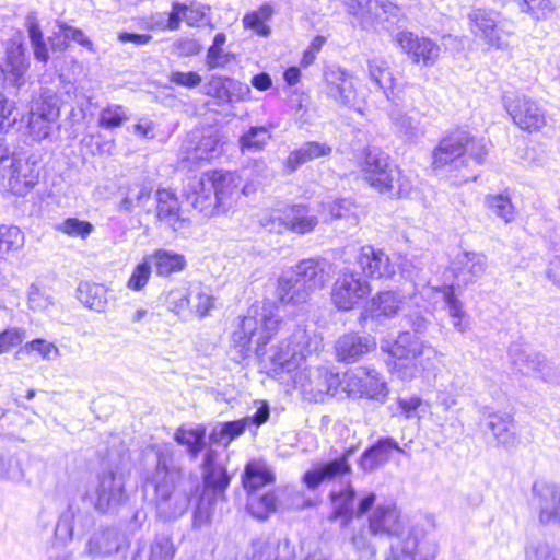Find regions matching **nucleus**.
I'll return each instance as SVG.
<instances>
[{
	"instance_id": "obj_1",
	"label": "nucleus",
	"mask_w": 560,
	"mask_h": 560,
	"mask_svg": "<svg viewBox=\"0 0 560 560\" xmlns=\"http://www.w3.org/2000/svg\"><path fill=\"white\" fill-rule=\"evenodd\" d=\"M282 320L272 302L253 304L233 331L232 340L242 357H247L255 343V353L261 363H269L275 372L295 373L302 369L307 355L317 351L320 340L305 328L298 327L289 339L266 348L271 337L280 329Z\"/></svg>"
},
{
	"instance_id": "obj_2",
	"label": "nucleus",
	"mask_w": 560,
	"mask_h": 560,
	"mask_svg": "<svg viewBox=\"0 0 560 560\" xmlns=\"http://www.w3.org/2000/svg\"><path fill=\"white\" fill-rule=\"evenodd\" d=\"M203 488L192 514V527L200 529L211 523L217 502L224 498L230 486L231 477L228 474L221 454L209 448L202 463Z\"/></svg>"
},
{
	"instance_id": "obj_3",
	"label": "nucleus",
	"mask_w": 560,
	"mask_h": 560,
	"mask_svg": "<svg viewBox=\"0 0 560 560\" xmlns=\"http://www.w3.org/2000/svg\"><path fill=\"white\" fill-rule=\"evenodd\" d=\"M486 267V256L468 252L459 253L451 264L454 282L445 287L442 293L453 326L460 332L465 331L467 323L465 322L466 314L463 311L462 303L455 294V288H460L474 282L485 272Z\"/></svg>"
},
{
	"instance_id": "obj_4",
	"label": "nucleus",
	"mask_w": 560,
	"mask_h": 560,
	"mask_svg": "<svg viewBox=\"0 0 560 560\" xmlns=\"http://www.w3.org/2000/svg\"><path fill=\"white\" fill-rule=\"evenodd\" d=\"M469 148L470 156L477 164H482L487 158L485 144L470 137L468 131L456 129L445 135L432 152V166L435 171L452 172L466 167L465 152Z\"/></svg>"
},
{
	"instance_id": "obj_5",
	"label": "nucleus",
	"mask_w": 560,
	"mask_h": 560,
	"mask_svg": "<svg viewBox=\"0 0 560 560\" xmlns=\"http://www.w3.org/2000/svg\"><path fill=\"white\" fill-rule=\"evenodd\" d=\"M5 54V61L0 66V131H8L18 121L16 115H13L14 103L4 96L3 89L10 86L19 91L26 83L30 68L23 44H11Z\"/></svg>"
},
{
	"instance_id": "obj_6",
	"label": "nucleus",
	"mask_w": 560,
	"mask_h": 560,
	"mask_svg": "<svg viewBox=\"0 0 560 560\" xmlns=\"http://www.w3.org/2000/svg\"><path fill=\"white\" fill-rule=\"evenodd\" d=\"M394 369L401 378H412L420 371L431 366L436 351L409 331L401 332L389 348Z\"/></svg>"
},
{
	"instance_id": "obj_7",
	"label": "nucleus",
	"mask_w": 560,
	"mask_h": 560,
	"mask_svg": "<svg viewBox=\"0 0 560 560\" xmlns=\"http://www.w3.org/2000/svg\"><path fill=\"white\" fill-rule=\"evenodd\" d=\"M503 104L513 122L523 131L539 132L548 125L547 109L526 95H505Z\"/></svg>"
},
{
	"instance_id": "obj_8",
	"label": "nucleus",
	"mask_w": 560,
	"mask_h": 560,
	"mask_svg": "<svg viewBox=\"0 0 560 560\" xmlns=\"http://www.w3.org/2000/svg\"><path fill=\"white\" fill-rule=\"evenodd\" d=\"M342 392L352 397H365L384 402L388 388L380 373L371 366H360L342 375Z\"/></svg>"
},
{
	"instance_id": "obj_9",
	"label": "nucleus",
	"mask_w": 560,
	"mask_h": 560,
	"mask_svg": "<svg viewBox=\"0 0 560 560\" xmlns=\"http://www.w3.org/2000/svg\"><path fill=\"white\" fill-rule=\"evenodd\" d=\"M360 165L364 179L381 192L390 189V182L399 175V168L389 162V155L376 147L363 151Z\"/></svg>"
},
{
	"instance_id": "obj_10",
	"label": "nucleus",
	"mask_w": 560,
	"mask_h": 560,
	"mask_svg": "<svg viewBox=\"0 0 560 560\" xmlns=\"http://www.w3.org/2000/svg\"><path fill=\"white\" fill-rule=\"evenodd\" d=\"M295 387L310 394H328L335 396L342 390V376L328 368L304 366L292 375Z\"/></svg>"
},
{
	"instance_id": "obj_11",
	"label": "nucleus",
	"mask_w": 560,
	"mask_h": 560,
	"mask_svg": "<svg viewBox=\"0 0 560 560\" xmlns=\"http://www.w3.org/2000/svg\"><path fill=\"white\" fill-rule=\"evenodd\" d=\"M371 292L369 282L360 273L349 270L336 280L331 299L340 311H350L361 303Z\"/></svg>"
},
{
	"instance_id": "obj_12",
	"label": "nucleus",
	"mask_w": 560,
	"mask_h": 560,
	"mask_svg": "<svg viewBox=\"0 0 560 560\" xmlns=\"http://www.w3.org/2000/svg\"><path fill=\"white\" fill-rule=\"evenodd\" d=\"M412 528L405 526L400 511L394 501L378 503L369 516V532L374 536H395L399 542H402Z\"/></svg>"
},
{
	"instance_id": "obj_13",
	"label": "nucleus",
	"mask_w": 560,
	"mask_h": 560,
	"mask_svg": "<svg viewBox=\"0 0 560 560\" xmlns=\"http://www.w3.org/2000/svg\"><path fill=\"white\" fill-rule=\"evenodd\" d=\"M330 500L332 505L334 517H342V526H348L353 518V515L362 516L368 513L376 501V494L369 492L363 495L359 503L357 511L354 510L355 490L349 483L339 491L330 492Z\"/></svg>"
},
{
	"instance_id": "obj_14",
	"label": "nucleus",
	"mask_w": 560,
	"mask_h": 560,
	"mask_svg": "<svg viewBox=\"0 0 560 560\" xmlns=\"http://www.w3.org/2000/svg\"><path fill=\"white\" fill-rule=\"evenodd\" d=\"M95 494V509L98 512L106 513L121 505L127 500L125 475L112 470L102 472L97 477Z\"/></svg>"
},
{
	"instance_id": "obj_15",
	"label": "nucleus",
	"mask_w": 560,
	"mask_h": 560,
	"mask_svg": "<svg viewBox=\"0 0 560 560\" xmlns=\"http://www.w3.org/2000/svg\"><path fill=\"white\" fill-rule=\"evenodd\" d=\"M183 194L188 203L203 217L219 214L218 199L213 194V184L208 180L206 173L188 178Z\"/></svg>"
},
{
	"instance_id": "obj_16",
	"label": "nucleus",
	"mask_w": 560,
	"mask_h": 560,
	"mask_svg": "<svg viewBox=\"0 0 560 560\" xmlns=\"http://www.w3.org/2000/svg\"><path fill=\"white\" fill-rule=\"evenodd\" d=\"M533 495L539 523L560 526V483L537 481L533 486Z\"/></svg>"
},
{
	"instance_id": "obj_17",
	"label": "nucleus",
	"mask_w": 560,
	"mask_h": 560,
	"mask_svg": "<svg viewBox=\"0 0 560 560\" xmlns=\"http://www.w3.org/2000/svg\"><path fill=\"white\" fill-rule=\"evenodd\" d=\"M326 92L337 103L347 107L357 106L358 94L351 73L336 65L327 66L324 70Z\"/></svg>"
},
{
	"instance_id": "obj_18",
	"label": "nucleus",
	"mask_w": 560,
	"mask_h": 560,
	"mask_svg": "<svg viewBox=\"0 0 560 560\" xmlns=\"http://www.w3.org/2000/svg\"><path fill=\"white\" fill-rule=\"evenodd\" d=\"M375 349V338L359 332L343 334L335 343L337 360L347 364L361 360Z\"/></svg>"
},
{
	"instance_id": "obj_19",
	"label": "nucleus",
	"mask_w": 560,
	"mask_h": 560,
	"mask_svg": "<svg viewBox=\"0 0 560 560\" xmlns=\"http://www.w3.org/2000/svg\"><path fill=\"white\" fill-rule=\"evenodd\" d=\"M354 451V447H349L340 457L322 463L307 470L303 476V482L308 489L314 490L326 480L349 475L352 470L351 465L349 464V458L352 456Z\"/></svg>"
},
{
	"instance_id": "obj_20",
	"label": "nucleus",
	"mask_w": 560,
	"mask_h": 560,
	"mask_svg": "<svg viewBox=\"0 0 560 560\" xmlns=\"http://www.w3.org/2000/svg\"><path fill=\"white\" fill-rule=\"evenodd\" d=\"M395 40L417 63L422 61L424 66L429 67L439 59L441 49L429 38L418 37L411 32H399Z\"/></svg>"
},
{
	"instance_id": "obj_21",
	"label": "nucleus",
	"mask_w": 560,
	"mask_h": 560,
	"mask_svg": "<svg viewBox=\"0 0 560 560\" xmlns=\"http://www.w3.org/2000/svg\"><path fill=\"white\" fill-rule=\"evenodd\" d=\"M208 180L213 184V194L218 199L220 213L226 212L240 195L241 178L236 173L212 171L206 173Z\"/></svg>"
},
{
	"instance_id": "obj_22",
	"label": "nucleus",
	"mask_w": 560,
	"mask_h": 560,
	"mask_svg": "<svg viewBox=\"0 0 560 560\" xmlns=\"http://www.w3.org/2000/svg\"><path fill=\"white\" fill-rule=\"evenodd\" d=\"M279 228L277 232L285 229L292 233L304 235L311 233L317 226L319 220L306 205H292L281 215L277 217Z\"/></svg>"
},
{
	"instance_id": "obj_23",
	"label": "nucleus",
	"mask_w": 560,
	"mask_h": 560,
	"mask_svg": "<svg viewBox=\"0 0 560 560\" xmlns=\"http://www.w3.org/2000/svg\"><path fill=\"white\" fill-rule=\"evenodd\" d=\"M330 268V264L325 259L310 258L300 261L289 271L294 272L299 281L312 293L329 281Z\"/></svg>"
},
{
	"instance_id": "obj_24",
	"label": "nucleus",
	"mask_w": 560,
	"mask_h": 560,
	"mask_svg": "<svg viewBox=\"0 0 560 560\" xmlns=\"http://www.w3.org/2000/svg\"><path fill=\"white\" fill-rule=\"evenodd\" d=\"M295 547L289 539L259 537L253 540L248 560H294Z\"/></svg>"
},
{
	"instance_id": "obj_25",
	"label": "nucleus",
	"mask_w": 560,
	"mask_h": 560,
	"mask_svg": "<svg viewBox=\"0 0 560 560\" xmlns=\"http://www.w3.org/2000/svg\"><path fill=\"white\" fill-rule=\"evenodd\" d=\"M358 265L364 276L372 279L390 278L395 273V267L388 255L369 245L361 248Z\"/></svg>"
},
{
	"instance_id": "obj_26",
	"label": "nucleus",
	"mask_w": 560,
	"mask_h": 560,
	"mask_svg": "<svg viewBox=\"0 0 560 560\" xmlns=\"http://www.w3.org/2000/svg\"><path fill=\"white\" fill-rule=\"evenodd\" d=\"M345 5L362 24L373 23L382 13L395 16L398 12V7L390 0H346Z\"/></svg>"
},
{
	"instance_id": "obj_27",
	"label": "nucleus",
	"mask_w": 560,
	"mask_h": 560,
	"mask_svg": "<svg viewBox=\"0 0 560 560\" xmlns=\"http://www.w3.org/2000/svg\"><path fill=\"white\" fill-rule=\"evenodd\" d=\"M128 547V538L117 527H109L94 534L88 541V551L92 556H109Z\"/></svg>"
},
{
	"instance_id": "obj_28",
	"label": "nucleus",
	"mask_w": 560,
	"mask_h": 560,
	"mask_svg": "<svg viewBox=\"0 0 560 560\" xmlns=\"http://www.w3.org/2000/svg\"><path fill=\"white\" fill-rule=\"evenodd\" d=\"M147 485L154 488L158 511L160 505L166 504L177 491L174 487V472L168 469V462L164 453L159 454L155 471Z\"/></svg>"
},
{
	"instance_id": "obj_29",
	"label": "nucleus",
	"mask_w": 560,
	"mask_h": 560,
	"mask_svg": "<svg viewBox=\"0 0 560 560\" xmlns=\"http://www.w3.org/2000/svg\"><path fill=\"white\" fill-rule=\"evenodd\" d=\"M393 447H397V441L394 438H380L361 454L358 460L359 468L363 472L375 471L388 463Z\"/></svg>"
},
{
	"instance_id": "obj_30",
	"label": "nucleus",
	"mask_w": 560,
	"mask_h": 560,
	"mask_svg": "<svg viewBox=\"0 0 560 560\" xmlns=\"http://www.w3.org/2000/svg\"><path fill=\"white\" fill-rule=\"evenodd\" d=\"M12 174L9 179L11 191L16 196H25L38 183L39 172L35 162L14 160L11 164Z\"/></svg>"
},
{
	"instance_id": "obj_31",
	"label": "nucleus",
	"mask_w": 560,
	"mask_h": 560,
	"mask_svg": "<svg viewBox=\"0 0 560 560\" xmlns=\"http://www.w3.org/2000/svg\"><path fill=\"white\" fill-rule=\"evenodd\" d=\"M311 292L302 284L294 272L284 271L277 287V295L283 306H299L308 300Z\"/></svg>"
},
{
	"instance_id": "obj_32",
	"label": "nucleus",
	"mask_w": 560,
	"mask_h": 560,
	"mask_svg": "<svg viewBox=\"0 0 560 560\" xmlns=\"http://www.w3.org/2000/svg\"><path fill=\"white\" fill-rule=\"evenodd\" d=\"M156 217L160 222L166 224L173 231L183 228L184 219L180 214L179 201L171 190L159 189L156 191Z\"/></svg>"
},
{
	"instance_id": "obj_33",
	"label": "nucleus",
	"mask_w": 560,
	"mask_h": 560,
	"mask_svg": "<svg viewBox=\"0 0 560 560\" xmlns=\"http://www.w3.org/2000/svg\"><path fill=\"white\" fill-rule=\"evenodd\" d=\"M186 159L190 161L210 160L220 154V143L214 135L198 136L191 133L183 145Z\"/></svg>"
},
{
	"instance_id": "obj_34",
	"label": "nucleus",
	"mask_w": 560,
	"mask_h": 560,
	"mask_svg": "<svg viewBox=\"0 0 560 560\" xmlns=\"http://www.w3.org/2000/svg\"><path fill=\"white\" fill-rule=\"evenodd\" d=\"M275 480L272 469L264 460L248 462L242 475V483L247 494L258 492L260 488L273 483Z\"/></svg>"
},
{
	"instance_id": "obj_35",
	"label": "nucleus",
	"mask_w": 560,
	"mask_h": 560,
	"mask_svg": "<svg viewBox=\"0 0 560 560\" xmlns=\"http://www.w3.org/2000/svg\"><path fill=\"white\" fill-rule=\"evenodd\" d=\"M404 305V300L398 292H380L371 300L366 313L377 320L392 318L398 314Z\"/></svg>"
},
{
	"instance_id": "obj_36",
	"label": "nucleus",
	"mask_w": 560,
	"mask_h": 560,
	"mask_svg": "<svg viewBox=\"0 0 560 560\" xmlns=\"http://www.w3.org/2000/svg\"><path fill=\"white\" fill-rule=\"evenodd\" d=\"M387 113L395 132L405 141L417 142L424 136V129L420 122L409 116L406 110L394 107L388 108Z\"/></svg>"
},
{
	"instance_id": "obj_37",
	"label": "nucleus",
	"mask_w": 560,
	"mask_h": 560,
	"mask_svg": "<svg viewBox=\"0 0 560 560\" xmlns=\"http://www.w3.org/2000/svg\"><path fill=\"white\" fill-rule=\"evenodd\" d=\"M508 353L512 366L522 375L535 373L545 357L539 352L529 350L521 342L511 343Z\"/></svg>"
},
{
	"instance_id": "obj_38",
	"label": "nucleus",
	"mask_w": 560,
	"mask_h": 560,
	"mask_svg": "<svg viewBox=\"0 0 560 560\" xmlns=\"http://www.w3.org/2000/svg\"><path fill=\"white\" fill-rule=\"evenodd\" d=\"M77 298L88 308L98 313L104 312L108 303L107 288L104 284L90 281L79 283Z\"/></svg>"
},
{
	"instance_id": "obj_39",
	"label": "nucleus",
	"mask_w": 560,
	"mask_h": 560,
	"mask_svg": "<svg viewBox=\"0 0 560 560\" xmlns=\"http://www.w3.org/2000/svg\"><path fill=\"white\" fill-rule=\"evenodd\" d=\"M331 153V147L320 142H306L301 148L292 151L285 162L290 172L296 171L301 165L315 159L327 156Z\"/></svg>"
},
{
	"instance_id": "obj_40",
	"label": "nucleus",
	"mask_w": 560,
	"mask_h": 560,
	"mask_svg": "<svg viewBox=\"0 0 560 560\" xmlns=\"http://www.w3.org/2000/svg\"><path fill=\"white\" fill-rule=\"evenodd\" d=\"M25 27L33 49L34 58L44 65L49 60V49L42 32L36 13L31 12L25 19Z\"/></svg>"
},
{
	"instance_id": "obj_41",
	"label": "nucleus",
	"mask_w": 560,
	"mask_h": 560,
	"mask_svg": "<svg viewBox=\"0 0 560 560\" xmlns=\"http://www.w3.org/2000/svg\"><path fill=\"white\" fill-rule=\"evenodd\" d=\"M247 511L258 521H266L277 510L278 497L273 491L260 494L253 492L247 494Z\"/></svg>"
},
{
	"instance_id": "obj_42",
	"label": "nucleus",
	"mask_w": 560,
	"mask_h": 560,
	"mask_svg": "<svg viewBox=\"0 0 560 560\" xmlns=\"http://www.w3.org/2000/svg\"><path fill=\"white\" fill-rule=\"evenodd\" d=\"M417 93L418 89L413 84L407 82L398 84L396 81L384 92L389 102L388 108L398 107L401 110L415 107V94Z\"/></svg>"
},
{
	"instance_id": "obj_43",
	"label": "nucleus",
	"mask_w": 560,
	"mask_h": 560,
	"mask_svg": "<svg viewBox=\"0 0 560 560\" xmlns=\"http://www.w3.org/2000/svg\"><path fill=\"white\" fill-rule=\"evenodd\" d=\"M174 440L186 446L187 453L195 459L206 446V429L203 427L178 428L174 433Z\"/></svg>"
},
{
	"instance_id": "obj_44",
	"label": "nucleus",
	"mask_w": 560,
	"mask_h": 560,
	"mask_svg": "<svg viewBox=\"0 0 560 560\" xmlns=\"http://www.w3.org/2000/svg\"><path fill=\"white\" fill-rule=\"evenodd\" d=\"M492 435L497 439L499 444L505 447H512L518 443L516 424L511 415H492Z\"/></svg>"
},
{
	"instance_id": "obj_45",
	"label": "nucleus",
	"mask_w": 560,
	"mask_h": 560,
	"mask_svg": "<svg viewBox=\"0 0 560 560\" xmlns=\"http://www.w3.org/2000/svg\"><path fill=\"white\" fill-rule=\"evenodd\" d=\"M161 277L182 271L186 265L185 257L171 250L159 249L151 256V265Z\"/></svg>"
},
{
	"instance_id": "obj_46",
	"label": "nucleus",
	"mask_w": 560,
	"mask_h": 560,
	"mask_svg": "<svg viewBox=\"0 0 560 560\" xmlns=\"http://www.w3.org/2000/svg\"><path fill=\"white\" fill-rule=\"evenodd\" d=\"M30 115L45 117L48 121H57L60 116L58 97L50 91H44L32 102Z\"/></svg>"
},
{
	"instance_id": "obj_47",
	"label": "nucleus",
	"mask_w": 560,
	"mask_h": 560,
	"mask_svg": "<svg viewBox=\"0 0 560 560\" xmlns=\"http://www.w3.org/2000/svg\"><path fill=\"white\" fill-rule=\"evenodd\" d=\"M248 427V420L240 419L224 422L213 428L210 441L226 446L231 441L242 435Z\"/></svg>"
},
{
	"instance_id": "obj_48",
	"label": "nucleus",
	"mask_w": 560,
	"mask_h": 560,
	"mask_svg": "<svg viewBox=\"0 0 560 560\" xmlns=\"http://www.w3.org/2000/svg\"><path fill=\"white\" fill-rule=\"evenodd\" d=\"M270 138L269 128L265 126H254L240 137V148L242 152H259L265 149Z\"/></svg>"
},
{
	"instance_id": "obj_49",
	"label": "nucleus",
	"mask_w": 560,
	"mask_h": 560,
	"mask_svg": "<svg viewBox=\"0 0 560 560\" xmlns=\"http://www.w3.org/2000/svg\"><path fill=\"white\" fill-rule=\"evenodd\" d=\"M152 188L143 183H133L127 187L126 196L119 203V210L132 212L137 207H143L149 201Z\"/></svg>"
},
{
	"instance_id": "obj_50",
	"label": "nucleus",
	"mask_w": 560,
	"mask_h": 560,
	"mask_svg": "<svg viewBox=\"0 0 560 560\" xmlns=\"http://www.w3.org/2000/svg\"><path fill=\"white\" fill-rule=\"evenodd\" d=\"M420 528H412L408 532V536L390 548V557L387 560H415V553L418 549L420 539L422 538Z\"/></svg>"
},
{
	"instance_id": "obj_51",
	"label": "nucleus",
	"mask_w": 560,
	"mask_h": 560,
	"mask_svg": "<svg viewBox=\"0 0 560 560\" xmlns=\"http://www.w3.org/2000/svg\"><path fill=\"white\" fill-rule=\"evenodd\" d=\"M25 474L20 457L9 451L0 450V479L21 482Z\"/></svg>"
},
{
	"instance_id": "obj_52",
	"label": "nucleus",
	"mask_w": 560,
	"mask_h": 560,
	"mask_svg": "<svg viewBox=\"0 0 560 560\" xmlns=\"http://www.w3.org/2000/svg\"><path fill=\"white\" fill-rule=\"evenodd\" d=\"M24 245V234L15 225H0V260L20 250Z\"/></svg>"
},
{
	"instance_id": "obj_53",
	"label": "nucleus",
	"mask_w": 560,
	"mask_h": 560,
	"mask_svg": "<svg viewBox=\"0 0 560 560\" xmlns=\"http://www.w3.org/2000/svg\"><path fill=\"white\" fill-rule=\"evenodd\" d=\"M359 207L350 198L336 199L328 205V211L334 220H346L351 226L358 224Z\"/></svg>"
},
{
	"instance_id": "obj_54",
	"label": "nucleus",
	"mask_w": 560,
	"mask_h": 560,
	"mask_svg": "<svg viewBox=\"0 0 560 560\" xmlns=\"http://www.w3.org/2000/svg\"><path fill=\"white\" fill-rule=\"evenodd\" d=\"M129 118L126 107L119 104H108L98 114V126L103 129L119 128Z\"/></svg>"
},
{
	"instance_id": "obj_55",
	"label": "nucleus",
	"mask_w": 560,
	"mask_h": 560,
	"mask_svg": "<svg viewBox=\"0 0 560 560\" xmlns=\"http://www.w3.org/2000/svg\"><path fill=\"white\" fill-rule=\"evenodd\" d=\"M369 74L384 92L395 82V78L386 60L372 58L368 62Z\"/></svg>"
},
{
	"instance_id": "obj_56",
	"label": "nucleus",
	"mask_w": 560,
	"mask_h": 560,
	"mask_svg": "<svg viewBox=\"0 0 560 560\" xmlns=\"http://www.w3.org/2000/svg\"><path fill=\"white\" fill-rule=\"evenodd\" d=\"M189 503L190 498L186 492L176 491L166 504L160 505L158 512L165 520H176L187 511Z\"/></svg>"
},
{
	"instance_id": "obj_57",
	"label": "nucleus",
	"mask_w": 560,
	"mask_h": 560,
	"mask_svg": "<svg viewBox=\"0 0 560 560\" xmlns=\"http://www.w3.org/2000/svg\"><path fill=\"white\" fill-rule=\"evenodd\" d=\"M176 548L171 536L167 534H158L150 544L148 560H173Z\"/></svg>"
},
{
	"instance_id": "obj_58",
	"label": "nucleus",
	"mask_w": 560,
	"mask_h": 560,
	"mask_svg": "<svg viewBox=\"0 0 560 560\" xmlns=\"http://www.w3.org/2000/svg\"><path fill=\"white\" fill-rule=\"evenodd\" d=\"M189 296H191L189 306L195 310L200 317L208 315L214 305V298L208 288H202L201 285L192 287L189 290Z\"/></svg>"
},
{
	"instance_id": "obj_59",
	"label": "nucleus",
	"mask_w": 560,
	"mask_h": 560,
	"mask_svg": "<svg viewBox=\"0 0 560 560\" xmlns=\"http://www.w3.org/2000/svg\"><path fill=\"white\" fill-rule=\"evenodd\" d=\"M55 229L71 237L86 238L94 230V226L89 221L80 220L77 218H68L58 223Z\"/></svg>"
},
{
	"instance_id": "obj_60",
	"label": "nucleus",
	"mask_w": 560,
	"mask_h": 560,
	"mask_svg": "<svg viewBox=\"0 0 560 560\" xmlns=\"http://www.w3.org/2000/svg\"><path fill=\"white\" fill-rule=\"evenodd\" d=\"M492 212L505 223L513 221L516 217V209L508 194H500L492 197Z\"/></svg>"
},
{
	"instance_id": "obj_61",
	"label": "nucleus",
	"mask_w": 560,
	"mask_h": 560,
	"mask_svg": "<svg viewBox=\"0 0 560 560\" xmlns=\"http://www.w3.org/2000/svg\"><path fill=\"white\" fill-rule=\"evenodd\" d=\"M521 10L529 14L534 20H546L552 12L549 0H521Z\"/></svg>"
},
{
	"instance_id": "obj_62",
	"label": "nucleus",
	"mask_w": 560,
	"mask_h": 560,
	"mask_svg": "<svg viewBox=\"0 0 560 560\" xmlns=\"http://www.w3.org/2000/svg\"><path fill=\"white\" fill-rule=\"evenodd\" d=\"M151 269H152V265L148 260H143L142 262L138 264L135 267V269L127 282L128 289H130L132 291H140L141 289H143L147 285V283L149 282V279L151 276Z\"/></svg>"
},
{
	"instance_id": "obj_63",
	"label": "nucleus",
	"mask_w": 560,
	"mask_h": 560,
	"mask_svg": "<svg viewBox=\"0 0 560 560\" xmlns=\"http://www.w3.org/2000/svg\"><path fill=\"white\" fill-rule=\"evenodd\" d=\"M55 122L48 121L45 117L30 115L28 132L34 140L42 141L49 137Z\"/></svg>"
},
{
	"instance_id": "obj_64",
	"label": "nucleus",
	"mask_w": 560,
	"mask_h": 560,
	"mask_svg": "<svg viewBox=\"0 0 560 560\" xmlns=\"http://www.w3.org/2000/svg\"><path fill=\"white\" fill-rule=\"evenodd\" d=\"M190 302L191 296H189V292L184 289L171 290L165 296V304L167 308L175 314H180L187 306H189Z\"/></svg>"
}]
</instances>
